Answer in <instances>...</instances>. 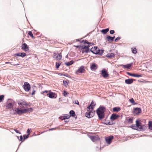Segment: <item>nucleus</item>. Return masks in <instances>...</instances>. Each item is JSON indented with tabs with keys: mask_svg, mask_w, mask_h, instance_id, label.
<instances>
[{
	"mask_svg": "<svg viewBox=\"0 0 152 152\" xmlns=\"http://www.w3.org/2000/svg\"><path fill=\"white\" fill-rule=\"evenodd\" d=\"M75 103L76 104H78V105H79V102H78V100H76V101H75Z\"/></svg>",
	"mask_w": 152,
	"mask_h": 152,
	"instance_id": "48",
	"label": "nucleus"
},
{
	"mask_svg": "<svg viewBox=\"0 0 152 152\" xmlns=\"http://www.w3.org/2000/svg\"><path fill=\"white\" fill-rule=\"evenodd\" d=\"M6 64H11V63L10 62H6Z\"/></svg>",
	"mask_w": 152,
	"mask_h": 152,
	"instance_id": "55",
	"label": "nucleus"
},
{
	"mask_svg": "<svg viewBox=\"0 0 152 152\" xmlns=\"http://www.w3.org/2000/svg\"><path fill=\"white\" fill-rule=\"evenodd\" d=\"M132 52L134 54H136L137 53V50L135 48H132Z\"/></svg>",
	"mask_w": 152,
	"mask_h": 152,
	"instance_id": "32",
	"label": "nucleus"
},
{
	"mask_svg": "<svg viewBox=\"0 0 152 152\" xmlns=\"http://www.w3.org/2000/svg\"><path fill=\"white\" fill-rule=\"evenodd\" d=\"M120 39L121 37H118L115 39V42H117L118 40H119Z\"/></svg>",
	"mask_w": 152,
	"mask_h": 152,
	"instance_id": "43",
	"label": "nucleus"
},
{
	"mask_svg": "<svg viewBox=\"0 0 152 152\" xmlns=\"http://www.w3.org/2000/svg\"><path fill=\"white\" fill-rule=\"evenodd\" d=\"M129 100L130 102L132 103L133 105L136 104H137L135 102L134 100V99L133 98H132L130 99H129Z\"/></svg>",
	"mask_w": 152,
	"mask_h": 152,
	"instance_id": "28",
	"label": "nucleus"
},
{
	"mask_svg": "<svg viewBox=\"0 0 152 152\" xmlns=\"http://www.w3.org/2000/svg\"><path fill=\"white\" fill-rule=\"evenodd\" d=\"M63 116L65 119H68L70 117V116L69 115L66 114L64 115Z\"/></svg>",
	"mask_w": 152,
	"mask_h": 152,
	"instance_id": "35",
	"label": "nucleus"
},
{
	"mask_svg": "<svg viewBox=\"0 0 152 152\" xmlns=\"http://www.w3.org/2000/svg\"><path fill=\"white\" fill-rule=\"evenodd\" d=\"M59 118L60 119H61V120H65L64 116H61L60 117H59Z\"/></svg>",
	"mask_w": 152,
	"mask_h": 152,
	"instance_id": "45",
	"label": "nucleus"
},
{
	"mask_svg": "<svg viewBox=\"0 0 152 152\" xmlns=\"http://www.w3.org/2000/svg\"><path fill=\"white\" fill-rule=\"evenodd\" d=\"M94 111H89L88 112H87L86 114V116L88 118H91L93 117L94 115Z\"/></svg>",
	"mask_w": 152,
	"mask_h": 152,
	"instance_id": "10",
	"label": "nucleus"
},
{
	"mask_svg": "<svg viewBox=\"0 0 152 152\" xmlns=\"http://www.w3.org/2000/svg\"><path fill=\"white\" fill-rule=\"evenodd\" d=\"M15 102L12 100H9L7 103L6 108L7 109L11 110L13 109Z\"/></svg>",
	"mask_w": 152,
	"mask_h": 152,
	"instance_id": "4",
	"label": "nucleus"
},
{
	"mask_svg": "<svg viewBox=\"0 0 152 152\" xmlns=\"http://www.w3.org/2000/svg\"><path fill=\"white\" fill-rule=\"evenodd\" d=\"M136 126H137V130H142V126L141 125V123L139 122L137 120L136 121Z\"/></svg>",
	"mask_w": 152,
	"mask_h": 152,
	"instance_id": "15",
	"label": "nucleus"
},
{
	"mask_svg": "<svg viewBox=\"0 0 152 152\" xmlns=\"http://www.w3.org/2000/svg\"><path fill=\"white\" fill-rule=\"evenodd\" d=\"M18 104L19 106L18 108H17L13 111V114H17L20 115L23 113L28 111H32V108H28L27 106H30L29 104L25 101L20 100L18 101Z\"/></svg>",
	"mask_w": 152,
	"mask_h": 152,
	"instance_id": "1",
	"label": "nucleus"
},
{
	"mask_svg": "<svg viewBox=\"0 0 152 152\" xmlns=\"http://www.w3.org/2000/svg\"><path fill=\"white\" fill-rule=\"evenodd\" d=\"M80 41V40L79 39H76V41Z\"/></svg>",
	"mask_w": 152,
	"mask_h": 152,
	"instance_id": "57",
	"label": "nucleus"
},
{
	"mask_svg": "<svg viewBox=\"0 0 152 152\" xmlns=\"http://www.w3.org/2000/svg\"><path fill=\"white\" fill-rule=\"evenodd\" d=\"M84 40H83L82 42H84ZM86 43L88 44H90V43L89 42H88L87 40H85V41H84V43L85 44Z\"/></svg>",
	"mask_w": 152,
	"mask_h": 152,
	"instance_id": "41",
	"label": "nucleus"
},
{
	"mask_svg": "<svg viewBox=\"0 0 152 152\" xmlns=\"http://www.w3.org/2000/svg\"><path fill=\"white\" fill-rule=\"evenodd\" d=\"M89 46L83 45L81 47V49H82V53H87L89 51Z\"/></svg>",
	"mask_w": 152,
	"mask_h": 152,
	"instance_id": "12",
	"label": "nucleus"
},
{
	"mask_svg": "<svg viewBox=\"0 0 152 152\" xmlns=\"http://www.w3.org/2000/svg\"><path fill=\"white\" fill-rule=\"evenodd\" d=\"M121 110L119 107H115L113 108V112H118Z\"/></svg>",
	"mask_w": 152,
	"mask_h": 152,
	"instance_id": "26",
	"label": "nucleus"
},
{
	"mask_svg": "<svg viewBox=\"0 0 152 152\" xmlns=\"http://www.w3.org/2000/svg\"><path fill=\"white\" fill-rule=\"evenodd\" d=\"M101 74L104 78H107L109 77L108 72L107 70L105 69H103L101 71Z\"/></svg>",
	"mask_w": 152,
	"mask_h": 152,
	"instance_id": "5",
	"label": "nucleus"
},
{
	"mask_svg": "<svg viewBox=\"0 0 152 152\" xmlns=\"http://www.w3.org/2000/svg\"><path fill=\"white\" fill-rule=\"evenodd\" d=\"M74 63V61H73L72 60L70 61L65 62L64 63L65 65L67 66H69Z\"/></svg>",
	"mask_w": 152,
	"mask_h": 152,
	"instance_id": "23",
	"label": "nucleus"
},
{
	"mask_svg": "<svg viewBox=\"0 0 152 152\" xmlns=\"http://www.w3.org/2000/svg\"><path fill=\"white\" fill-rule=\"evenodd\" d=\"M133 81V79H128L125 80V83L128 84L132 83Z\"/></svg>",
	"mask_w": 152,
	"mask_h": 152,
	"instance_id": "21",
	"label": "nucleus"
},
{
	"mask_svg": "<svg viewBox=\"0 0 152 152\" xmlns=\"http://www.w3.org/2000/svg\"><path fill=\"white\" fill-rule=\"evenodd\" d=\"M30 129H28L27 130V133H28V134H29V132H30Z\"/></svg>",
	"mask_w": 152,
	"mask_h": 152,
	"instance_id": "52",
	"label": "nucleus"
},
{
	"mask_svg": "<svg viewBox=\"0 0 152 152\" xmlns=\"http://www.w3.org/2000/svg\"><path fill=\"white\" fill-rule=\"evenodd\" d=\"M69 94L66 91H64L63 94V95L65 97H66Z\"/></svg>",
	"mask_w": 152,
	"mask_h": 152,
	"instance_id": "36",
	"label": "nucleus"
},
{
	"mask_svg": "<svg viewBox=\"0 0 152 152\" xmlns=\"http://www.w3.org/2000/svg\"><path fill=\"white\" fill-rule=\"evenodd\" d=\"M70 116H75V112L73 110H71L69 112Z\"/></svg>",
	"mask_w": 152,
	"mask_h": 152,
	"instance_id": "30",
	"label": "nucleus"
},
{
	"mask_svg": "<svg viewBox=\"0 0 152 152\" xmlns=\"http://www.w3.org/2000/svg\"><path fill=\"white\" fill-rule=\"evenodd\" d=\"M29 134H28L26 135H24L23 136V137H24V140L25 139L27 138L28 137Z\"/></svg>",
	"mask_w": 152,
	"mask_h": 152,
	"instance_id": "44",
	"label": "nucleus"
},
{
	"mask_svg": "<svg viewBox=\"0 0 152 152\" xmlns=\"http://www.w3.org/2000/svg\"><path fill=\"white\" fill-rule=\"evenodd\" d=\"M127 74L129 76L134 77V74H132V73H131L129 72H127Z\"/></svg>",
	"mask_w": 152,
	"mask_h": 152,
	"instance_id": "42",
	"label": "nucleus"
},
{
	"mask_svg": "<svg viewBox=\"0 0 152 152\" xmlns=\"http://www.w3.org/2000/svg\"><path fill=\"white\" fill-rule=\"evenodd\" d=\"M142 76V75H137L134 74V77H140Z\"/></svg>",
	"mask_w": 152,
	"mask_h": 152,
	"instance_id": "40",
	"label": "nucleus"
},
{
	"mask_svg": "<svg viewBox=\"0 0 152 152\" xmlns=\"http://www.w3.org/2000/svg\"><path fill=\"white\" fill-rule=\"evenodd\" d=\"M4 96L3 95H1L0 96V102H2V101L4 99Z\"/></svg>",
	"mask_w": 152,
	"mask_h": 152,
	"instance_id": "38",
	"label": "nucleus"
},
{
	"mask_svg": "<svg viewBox=\"0 0 152 152\" xmlns=\"http://www.w3.org/2000/svg\"><path fill=\"white\" fill-rule=\"evenodd\" d=\"M115 32V31L114 30H110V33L111 34H113Z\"/></svg>",
	"mask_w": 152,
	"mask_h": 152,
	"instance_id": "46",
	"label": "nucleus"
},
{
	"mask_svg": "<svg viewBox=\"0 0 152 152\" xmlns=\"http://www.w3.org/2000/svg\"><path fill=\"white\" fill-rule=\"evenodd\" d=\"M28 34L33 39H34V37L31 31H29L28 32Z\"/></svg>",
	"mask_w": 152,
	"mask_h": 152,
	"instance_id": "33",
	"label": "nucleus"
},
{
	"mask_svg": "<svg viewBox=\"0 0 152 152\" xmlns=\"http://www.w3.org/2000/svg\"><path fill=\"white\" fill-rule=\"evenodd\" d=\"M23 87L25 91H28L30 89V86L28 83L25 82L23 86Z\"/></svg>",
	"mask_w": 152,
	"mask_h": 152,
	"instance_id": "7",
	"label": "nucleus"
},
{
	"mask_svg": "<svg viewBox=\"0 0 152 152\" xmlns=\"http://www.w3.org/2000/svg\"><path fill=\"white\" fill-rule=\"evenodd\" d=\"M115 56V55L113 53H108L107 54L106 56L109 58H111L114 57Z\"/></svg>",
	"mask_w": 152,
	"mask_h": 152,
	"instance_id": "24",
	"label": "nucleus"
},
{
	"mask_svg": "<svg viewBox=\"0 0 152 152\" xmlns=\"http://www.w3.org/2000/svg\"><path fill=\"white\" fill-rule=\"evenodd\" d=\"M105 108L103 107H100L96 110V113L99 119L102 120L104 118Z\"/></svg>",
	"mask_w": 152,
	"mask_h": 152,
	"instance_id": "2",
	"label": "nucleus"
},
{
	"mask_svg": "<svg viewBox=\"0 0 152 152\" xmlns=\"http://www.w3.org/2000/svg\"><path fill=\"white\" fill-rule=\"evenodd\" d=\"M65 122H68L69 121V120L68 121H65Z\"/></svg>",
	"mask_w": 152,
	"mask_h": 152,
	"instance_id": "58",
	"label": "nucleus"
},
{
	"mask_svg": "<svg viewBox=\"0 0 152 152\" xmlns=\"http://www.w3.org/2000/svg\"><path fill=\"white\" fill-rule=\"evenodd\" d=\"M95 105L96 104L93 102H91V104L89 106H91V110H93Z\"/></svg>",
	"mask_w": 152,
	"mask_h": 152,
	"instance_id": "25",
	"label": "nucleus"
},
{
	"mask_svg": "<svg viewBox=\"0 0 152 152\" xmlns=\"http://www.w3.org/2000/svg\"><path fill=\"white\" fill-rule=\"evenodd\" d=\"M89 137L93 142H95L98 140V137L96 136H91Z\"/></svg>",
	"mask_w": 152,
	"mask_h": 152,
	"instance_id": "22",
	"label": "nucleus"
},
{
	"mask_svg": "<svg viewBox=\"0 0 152 152\" xmlns=\"http://www.w3.org/2000/svg\"><path fill=\"white\" fill-rule=\"evenodd\" d=\"M63 82L64 84L65 85H66V84H67V82L66 80H63Z\"/></svg>",
	"mask_w": 152,
	"mask_h": 152,
	"instance_id": "49",
	"label": "nucleus"
},
{
	"mask_svg": "<svg viewBox=\"0 0 152 152\" xmlns=\"http://www.w3.org/2000/svg\"><path fill=\"white\" fill-rule=\"evenodd\" d=\"M74 46L75 47H76L77 48H78L80 47V46L79 45H77V46L74 45Z\"/></svg>",
	"mask_w": 152,
	"mask_h": 152,
	"instance_id": "56",
	"label": "nucleus"
},
{
	"mask_svg": "<svg viewBox=\"0 0 152 152\" xmlns=\"http://www.w3.org/2000/svg\"><path fill=\"white\" fill-rule=\"evenodd\" d=\"M91 51L93 53L97 54L99 53V49L97 47H94L91 49Z\"/></svg>",
	"mask_w": 152,
	"mask_h": 152,
	"instance_id": "8",
	"label": "nucleus"
},
{
	"mask_svg": "<svg viewBox=\"0 0 152 152\" xmlns=\"http://www.w3.org/2000/svg\"><path fill=\"white\" fill-rule=\"evenodd\" d=\"M46 93L47 94V96L50 98H56L57 96V94L55 93L51 92L50 90H45L41 93L42 94L45 95Z\"/></svg>",
	"mask_w": 152,
	"mask_h": 152,
	"instance_id": "3",
	"label": "nucleus"
},
{
	"mask_svg": "<svg viewBox=\"0 0 152 152\" xmlns=\"http://www.w3.org/2000/svg\"><path fill=\"white\" fill-rule=\"evenodd\" d=\"M15 131L17 133H19V132L18 130L17 129L15 130Z\"/></svg>",
	"mask_w": 152,
	"mask_h": 152,
	"instance_id": "54",
	"label": "nucleus"
},
{
	"mask_svg": "<svg viewBox=\"0 0 152 152\" xmlns=\"http://www.w3.org/2000/svg\"><path fill=\"white\" fill-rule=\"evenodd\" d=\"M98 65L94 63L92 64L90 66V69L92 71H95L98 68Z\"/></svg>",
	"mask_w": 152,
	"mask_h": 152,
	"instance_id": "14",
	"label": "nucleus"
},
{
	"mask_svg": "<svg viewBox=\"0 0 152 152\" xmlns=\"http://www.w3.org/2000/svg\"><path fill=\"white\" fill-rule=\"evenodd\" d=\"M87 112H89V111H93V110H91V106H89L87 108Z\"/></svg>",
	"mask_w": 152,
	"mask_h": 152,
	"instance_id": "39",
	"label": "nucleus"
},
{
	"mask_svg": "<svg viewBox=\"0 0 152 152\" xmlns=\"http://www.w3.org/2000/svg\"><path fill=\"white\" fill-rule=\"evenodd\" d=\"M20 63L19 62V63L18 64H11L12 65H13L14 66H17V65H20Z\"/></svg>",
	"mask_w": 152,
	"mask_h": 152,
	"instance_id": "50",
	"label": "nucleus"
},
{
	"mask_svg": "<svg viewBox=\"0 0 152 152\" xmlns=\"http://www.w3.org/2000/svg\"><path fill=\"white\" fill-rule=\"evenodd\" d=\"M26 56V54L24 53H19L15 54V56H17L24 57Z\"/></svg>",
	"mask_w": 152,
	"mask_h": 152,
	"instance_id": "19",
	"label": "nucleus"
},
{
	"mask_svg": "<svg viewBox=\"0 0 152 152\" xmlns=\"http://www.w3.org/2000/svg\"><path fill=\"white\" fill-rule=\"evenodd\" d=\"M61 64V62L60 61H59L58 62L56 63V68L58 69L59 67Z\"/></svg>",
	"mask_w": 152,
	"mask_h": 152,
	"instance_id": "31",
	"label": "nucleus"
},
{
	"mask_svg": "<svg viewBox=\"0 0 152 152\" xmlns=\"http://www.w3.org/2000/svg\"><path fill=\"white\" fill-rule=\"evenodd\" d=\"M131 128L137 130V126H136V125H135L134 124L132 125L131 126Z\"/></svg>",
	"mask_w": 152,
	"mask_h": 152,
	"instance_id": "34",
	"label": "nucleus"
},
{
	"mask_svg": "<svg viewBox=\"0 0 152 152\" xmlns=\"http://www.w3.org/2000/svg\"><path fill=\"white\" fill-rule=\"evenodd\" d=\"M21 47V49L24 51L26 52L28 51L29 50V47L26 43L23 44Z\"/></svg>",
	"mask_w": 152,
	"mask_h": 152,
	"instance_id": "9",
	"label": "nucleus"
},
{
	"mask_svg": "<svg viewBox=\"0 0 152 152\" xmlns=\"http://www.w3.org/2000/svg\"><path fill=\"white\" fill-rule=\"evenodd\" d=\"M128 122L129 124H132L133 123V119L132 118H130L128 120Z\"/></svg>",
	"mask_w": 152,
	"mask_h": 152,
	"instance_id": "37",
	"label": "nucleus"
},
{
	"mask_svg": "<svg viewBox=\"0 0 152 152\" xmlns=\"http://www.w3.org/2000/svg\"><path fill=\"white\" fill-rule=\"evenodd\" d=\"M109 31V28H107L105 29H103L101 31L104 34H106Z\"/></svg>",
	"mask_w": 152,
	"mask_h": 152,
	"instance_id": "27",
	"label": "nucleus"
},
{
	"mask_svg": "<svg viewBox=\"0 0 152 152\" xmlns=\"http://www.w3.org/2000/svg\"><path fill=\"white\" fill-rule=\"evenodd\" d=\"M35 91L34 89H33L32 93L31 94L32 95H33L35 94Z\"/></svg>",
	"mask_w": 152,
	"mask_h": 152,
	"instance_id": "47",
	"label": "nucleus"
},
{
	"mask_svg": "<svg viewBox=\"0 0 152 152\" xmlns=\"http://www.w3.org/2000/svg\"><path fill=\"white\" fill-rule=\"evenodd\" d=\"M119 116L116 114H112L110 117V118L111 120H114L118 118Z\"/></svg>",
	"mask_w": 152,
	"mask_h": 152,
	"instance_id": "16",
	"label": "nucleus"
},
{
	"mask_svg": "<svg viewBox=\"0 0 152 152\" xmlns=\"http://www.w3.org/2000/svg\"><path fill=\"white\" fill-rule=\"evenodd\" d=\"M85 71V70L84 66H82L76 71V74L78 75L80 73H84Z\"/></svg>",
	"mask_w": 152,
	"mask_h": 152,
	"instance_id": "11",
	"label": "nucleus"
},
{
	"mask_svg": "<svg viewBox=\"0 0 152 152\" xmlns=\"http://www.w3.org/2000/svg\"><path fill=\"white\" fill-rule=\"evenodd\" d=\"M23 138L22 136H20V141H21L23 140Z\"/></svg>",
	"mask_w": 152,
	"mask_h": 152,
	"instance_id": "51",
	"label": "nucleus"
},
{
	"mask_svg": "<svg viewBox=\"0 0 152 152\" xmlns=\"http://www.w3.org/2000/svg\"><path fill=\"white\" fill-rule=\"evenodd\" d=\"M113 139V136H110L107 137L105 139L106 142L110 144L112 140Z\"/></svg>",
	"mask_w": 152,
	"mask_h": 152,
	"instance_id": "18",
	"label": "nucleus"
},
{
	"mask_svg": "<svg viewBox=\"0 0 152 152\" xmlns=\"http://www.w3.org/2000/svg\"><path fill=\"white\" fill-rule=\"evenodd\" d=\"M53 57L55 60H60L61 59L62 55L61 54L54 53L53 54Z\"/></svg>",
	"mask_w": 152,
	"mask_h": 152,
	"instance_id": "6",
	"label": "nucleus"
},
{
	"mask_svg": "<svg viewBox=\"0 0 152 152\" xmlns=\"http://www.w3.org/2000/svg\"><path fill=\"white\" fill-rule=\"evenodd\" d=\"M115 38V36L113 37H111L110 36H108L107 37L106 39V41H108L110 42H111L113 41Z\"/></svg>",
	"mask_w": 152,
	"mask_h": 152,
	"instance_id": "17",
	"label": "nucleus"
},
{
	"mask_svg": "<svg viewBox=\"0 0 152 152\" xmlns=\"http://www.w3.org/2000/svg\"><path fill=\"white\" fill-rule=\"evenodd\" d=\"M132 64H130L126 65H122L121 66L122 67L125 69H129L130 67L132 66Z\"/></svg>",
	"mask_w": 152,
	"mask_h": 152,
	"instance_id": "20",
	"label": "nucleus"
},
{
	"mask_svg": "<svg viewBox=\"0 0 152 152\" xmlns=\"http://www.w3.org/2000/svg\"><path fill=\"white\" fill-rule=\"evenodd\" d=\"M148 125L149 128L151 130H152V121H149L148 122Z\"/></svg>",
	"mask_w": 152,
	"mask_h": 152,
	"instance_id": "29",
	"label": "nucleus"
},
{
	"mask_svg": "<svg viewBox=\"0 0 152 152\" xmlns=\"http://www.w3.org/2000/svg\"><path fill=\"white\" fill-rule=\"evenodd\" d=\"M106 124L107 125H111V124H110V122H109L107 123H106Z\"/></svg>",
	"mask_w": 152,
	"mask_h": 152,
	"instance_id": "53",
	"label": "nucleus"
},
{
	"mask_svg": "<svg viewBox=\"0 0 152 152\" xmlns=\"http://www.w3.org/2000/svg\"><path fill=\"white\" fill-rule=\"evenodd\" d=\"M141 112V110L139 108H136L134 109L133 113L134 115H137Z\"/></svg>",
	"mask_w": 152,
	"mask_h": 152,
	"instance_id": "13",
	"label": "nucleus"
}]
</instances>
